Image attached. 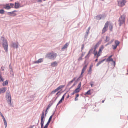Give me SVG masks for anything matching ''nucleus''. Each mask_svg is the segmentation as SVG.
Listing matches in <instances>:
<instances>
[{"label": "nucleus", "instance_id": "nucleus-1", "mask_svg": "<svg viewBox=\"0 0 128 128\" xmlns=\"http://www.w3.org/2000/svg\"><path fill=\"white\" fill-rule=\"evenodd\" d=\"M57 56L56 53L54 52H49L47 53L46 57L50 59L54 60L55 59Z\"/></svg>", "mask_w": 128, "mask_h": 128}, {"label": "nucleus", "instance_id": "nucleus-2", "mask_svg": "<svg viewBox=\"0 0 128 128\" xmlns=\"http://www.w3.org/2000/svg\"><path fill=\"white\" fill-rule=\"evenodd\" d=\"M6 98L8 103L9 105L11 106H12V105L11 102V98L10 92L7 91L6 92Z\"/></svg>", "mask_w": 128, "mask_h": 128}, {"label": "nucleus", "instance_id": "nucleus-3", "mask_svg": "<svg viewBox=\"0 0 128 128\" xmlns=\"http://www.w3.org/2000/svg\"><path fill=\"white\" fill-rule=\"evenodd\" d=\"M1 39L2 41V46L6 52L8 51V44L6 40L3 37H2Z\"/></svg>", "mask_w": 128, "mask_h": 128}, {"label": "nucleus", "instance_id": "nucleus-4", "mask_svg": "<svg viewBox=\"0 0 128 128\" xmlns=\"http://www.w3.org/2000/svg\"><path fill=\"white\" fill-rule=\"evenodd\" d=\"M125 18L126 16L124 14L120 16L118 20L120 26H121L122 24L124 23Z\"/></svg>", "mask_w": 128, "mask_h": 128}, {"label": "nucleus", "instance_id": "nucleus-5", "mask_svg": "<svg viewBox=\"0 0 128 128\" xmlns=\"http://www.w3.org/2000/svg\"><path fill=\"white\" fill-rule=\"evenodd\" d=\"M44 118V110L42 111V115L41 118V128H42L43 126V125L45 119H43Z\"/></svg>", "mask_w": 128, "mask_h": 128}, {"label": "nucleus", "instance_id": "nucleus-6", "mask_svg": "<svg viewBox=\"0 0 128 128\" xmlns=\"http://www.w3.org/2000/svg\"><path fill=\"white\" fill-rule=\"evenodd\" d=\"M118 5L120 7H122L125 5L126 2L125 0H122L118 1Z\"/></svg>", "mask_w": 128, "mask_h": 128}, {"label": "nucleus", "instance_id": "nucleus-7", "mask_svg": "<svg viewBox=\"0 0 128 128\" xmlns=\"http://www.w3.org/2000/svg\"><path fill=\"white\" fill-rule=\"evenodd\" d=\"M105 16L104 15L99 14L97 15L95 17V18L97 20H99L101 19H104Z\"/></svg>", "mask_w": 128, "mask_h": 128}, {"label": "nucleus", "instance_id": "nucleus-8", "mask_svg": "<svg viewBox=\"0 0 128 128\" xmlns=\"http://www.w3.org/2000/svg\"><path fill=\"white\" fill-rule=\"evenodd\" d=\"M108 22H107L105 23L104 27L103 28L102 32V34H103L107 30L108 26Z\"/></svg>", "mask_w": 128, "mask_h": 128}, {"label": "nucleus", "instance_id": "nucleus-9", "mask_svg": "<svg viewBox=\"0 0 128 128\" xmlns=\"http://www.w3.org/2000/svg\"><path fill=\"white\" fill-rule=\"evenodd\" d=\"M64 86L63 85L59 86L55 89L54 90L52 91L51 93V94H54L56 92H57L58 90L62 88H63Z\"/></svg>", "mask_w": 128, "mask_h": 128}, {"label": "nucleus", "instance_id": "nucleus-10", "mask_svg": "<svg viewBox=\"0 0 128 128\" xmlns=\"http://www.w3.org/2000/svg\"><path fill=\"white\" fill-rule=\"evenodd\" d=\"M18 43L16 42V43L12 42L11 44V46L13 47L14 48H18Z\"/></svg>", "mask_w": 128, "mask_h": 128}, {"label": "nucleus", "instance_id": "nucleus-11", "mask_svg": "<svg viewBox=\"0 0 128 128\" xmlns=\"http://www.w3.org/2000/svg\"><path fill=\"white\" fill-rule=\"evenodd\" d=\"M53 114L50 117L48 121V122L46 124V125L44 126V128H47L48 127V125L49 124V123H50V121L52 118V116L53 115Z\"/></svg>", "mask_w": 128, "mask_h": 128}, {"label": "nucleus", "instance_id": "nucleus-12", "mask_svg": "<svg viewBox=\"0 0 128 128\" xmlns=\"http://www.w3.org/2000/svg\"><path fill=\"white\" fill-rule=\"evenodd\" d=\"M20 4L18 2H16L15 3L14 8H18L20 7Z\"/></svg>", "mask_w": 128, "mask_h": 128}, {"label": "nucleus", "instance_id": "nucleus-13", "mask_svg": "<svg viewBox=\"0 0 128 128\" xmlns=\"http://www.w3.org/2000/svg\"><path fill=\"white\" fill-rule=\"evenodd\" d=\"M69 44V43H66L61 48V50H64V49L67 48Z\"/></svg>", "mask_w": 128, "mask_h": 128}, {"label": "nucleus", "instance_id": "nucleus-14", "mask_svg": "<svg viewBox=\"0 0 128 128\" xmlns=\"http://www.w3.org/2000/svg\"><path fill=\"white\" fill-rule=\"evenodd\" d=\"M6 88H3L0 89V94L4 93L6 90Z\"/></svg>", "mask_w": 128, "mask_h": 128}, {"label": "nucleus", "instance_id": "nucleus-15", "mask_svg": "<svg viewBox=\"0 0 128 128\" xmlns=\"http://www.w3.org/2000/svg\"><path fill=\"white\" fill-rule=\"evenodd\" d=\"M57 65L58 63L56 61H55L51 63V66L53 67L56 66Z\"/></svg>", "mask_w": 128, "mask_h": 128}, {"label": "nucleus", "instance_id": "nucleus-16", "mask_svg": "<svg viewBox=\"0 0 128 128\" xmlns=\"http://www.w3.org/2000/svg\"><path fill=\"white\" fill-rule=\"evenodd\" d=\"M11 7L9 5V4H6V6L4 8H5L6 10H9L11 8Z\"/></svg>", "mask_w": 128, "mask_h": 128}, {"label": "nucleus", "instance_id": "nucleus-17", "mask_svg": "<svg viewBox=\"0 0 128 128\" xmlns=\"http://www.w3.org/2000/svg\"><path fill=\"white\" fill-rule=\"evenodd\" d=\"M100 42H99L96 44L94 48V52L95 51L96 49L98 47L99 45L100 44Z\"/></svg>", "mask_w": 128, "mask_h": 128}, {"label": "nucleus", "instance_id": "nucleus-18", "mask_svg": "<svg viewBox=\"0 0 128 128\" xmlns=\"http://www.w3.org/2000/svg\"><path fill=\"white\" fill-rule=\"evenodd\" d=\"M87 66V65H86L82 68V74H83L84 72L86 70Z\"/></svg>", "mask_w": 128, "mask_h": 128}, {"label": "nucleus", "instance_id": "nucleus-19", "mask_svg": "<svg viewBox=\"0 0 128 128\" xmlns=\"http://www.w3.org/2000/svg\"><path fill=\"white\" fill-rule=\"evenodd\" d=\"M106 60V62H108V61H111L113 63V64H114V66H115V64H116L115 62L113 60V59L110 58H109V59H108V60H107V59Z\"/></svg>", "mask_w": 128, "mask_h": 128}, {"label": "nucleus", "instance_id": "nucleus-20", "mask_svg": "<svg viewBox=\"0 0 128 128\" xmlns=\"http://www.w3.org/2000/svg\"><path fill=\"white\" fill-rule=\"evenodd\" d=\"M105 60V59H103V60H101V61H99L98 62L97 64L96 65V66H98L101 63H102Z\"/></svg>", "mask_w": 128, "mask_h": 128}, {"label": "nucleus", "instance_id": "nucleus-21", "mask_svg": "<svg viewBox=\"0 0 128 128\" xmlns=\"http://www.w3.org/2000/svg\"><path fill=\"white\" fill-rule=\"evenodd\" d=\"M110 40V38L108 36H106V39H104V40L105 41V42H107L108 41Z\"/></svg>", "mask_w": 128, "mask_h": 128}, {"label": "nucleus", "instance_id": "nucleus-22", "mask_svg": "<svg viewBox=\"0 0 128 128\" xmlns=\"http://www.w3.org/2000/svg\"><path fill=\"white\" fill-rule=\"evenodd\" d=\"M104 47L103 46H101L99 50V52L101 53L102 52V51L103 50L104 48Z\"/></svg>", "mask_w": 128, "mask_h": 128}, {"label": "nucleus", "instance_id": "nucleus-23", "mask_svg": "<svg viewBox=\"0 0 128 128\" xmlns=\"http://www.w3.org/2000/svg\"><path fill=\"white\" fill-rule=\"evenodd\" d=\"M42 62V58H40L37 61L35 62V63H40Z\"/></svg>", "mask_w": 128, "mask_h": 128}, {"label": "nucleus", "instance_id": "nucleus-24", "mask_svg": "<svg viewBox=\"0 0 128 128\" xmlns=\"http://www.w3.org/2000/svg\"><path fill=\"white\" fill-rule=\"evenodd\" d=\"M8 81L6 80L4 82H3L2 84V85L3 86H6L8 84Z\"/></svg>", "mask_w": 128, "mask_h": 128}, {"label": "nucleus", "instance_id": "nucleus-25", "mask_svg": "<svg viewBox=\"0 0 128 128\" xmlns=\"http://www.w3.org/2000/svg\"><path fill=\"white\" fill-rule=\"evenodd\" d=\"M53 103V102H52L51 103L49 104L46 108L47 110H48L50 108L52 104Z\"/></svg>", "mask_w": 128, "mask_h": 128}, {"label": "nucleus", "instance_id": "nucleus-26", "mask_svg": "<svg viewBox=\"0 0 128 128\" xmlns=\"http://www.w3.org/2000/svg\"><path fill=\"white\" fill-rule=\"evenodd\" d=\"M4 125H5V128H6L7 126V123L6 120H3Z\"/></svg>", "mask_w": 128, "mask_h": 128}, {"label": "nucleus", "instance_id": "nucleus-27", "mask_svg": "<svg viewBox=\"0 0 128 128\" xmlns=\"http://www.w3.org/2000/svg\"><path fill=\"white\" fill-rule=\"evenodd\" d=\"M120 42L118 40H116L115 41V43L116 44V45L117 46H118L120 44Z\"/></svg>", "mask_w": 128, "mask_h": 128}, {"label": "nucleus", "instance_id": "nucleus-28", "mask_svg": "<svg viewBox=\"0 0 128 128\" xmlns=\"http://www.w3.org/2000/svg\"><path fill=\"white\" fill-rule=\"evenodd\" d=\"M5 12L4 10L3 9L0 10V14H4Z\"/></svg>", "mask_w": 128, "mask_h": 128}, {"label": "nucleus", "instance_id": "nucleus-29", "mask_svg": "<svg viewBox=\"0 0 128 128\" xmlns=\"http://www.w3.org/2000/svg\"><path fill=\"white\" fill-rule=\"evenodd\" d=\"M90 90H88L86 92L85 94H84L85 95H89L90 94Z\"/></svg>", "mask_w": 128, "mask_h": 128}, {"label": "nucleus", "instance_id": "nucleus-30", "mask_svg": "<svg viewBox=\"0 0 128 128\" xmlns=\"http://www.w3.org/2000/svg\"><path fill=\"white\" fill-rule=\"evenodd\" d=\"M14 11H13L12 12H7V14L9 15H11V14H14Z\"/></svg>", "mask_w": 128, "mask_h": 128}, {"label": "nucleus", "instance_id": "nucleus-31", "mask_svg": "<svg viewBox=\"0 0 128 128\" xmlns=\"http://www.w3.org/2000/svg\"><path fill=\"white\" fill-rule=\"evenodd\" d=\"M80 90L79 89L76 88L74 91L75 93H78L79 92Z\"/></svg>", "mask_w": 128, "mask_h": 128}, {"label": "nucleus", "instance_id": "nucleus-32", "mask_svg": "<svg viewBox=\"0 0 128 128\" xmlns=\"http://www.w3.org/2000/svg\"><path fill=\"white\" fill-rule=\"evenodd\" d=\"M112 46L113 47V49L114 50H115L117 46H116V45H112Z\"/></svg>", "mask_w": 128, "mask_h": 128}, {"label": "nucleus", "instance_id": "nucleus-33", "mask_svg": "<svg viewBox=\"0 0 128 128\" xmlns=\"http://www.w3.org/2000/svg\"><path fill=\"white\" fill-rule=\"evenodd\" d=\"M81 82H80L79 84H78V86H77V88H78L79 89L80 88L81 86Z\"/></svg>", "mask_w": 128, "mask_h": 128}, {"label": "nucleus", "instance_id": "nucleus-34", "mask_svg": "<svg viewBox=\"0 0 128 128\" xmlns=\"http://www.w3.org/2000/svg\"><path fill=\"white\" fill-rule=\"evenodd\" d=\"M91 67L90 66L89 68V70H88V73L90 74H91Z\"/></svg>", "mask_w": 128, "mask_h": 128}, {"label": "nucleus", "instance_id": "nucleus-35", "mask_svg": "<svg viewBox=\"0 0 128 128\" xmlns=\"http://www.w3.org/2000/svg\"><path fill=\"white\" fill-rule=\"evenodd\" d=\"M62 100H60V101L59 102H58V103L57 105H56V107H57V106H58L60 104V103H62Z\"/></svg>", "mask_w": 128, "mask_h": 128}, {"label": "nucleus", "instance_id": "nucleus-36", "mask_svg": "<svg viewBox=\"0 0 128 128\" xmlns=\"http://www.w3.org/2000/svg\"><path fill=\"white\" fill-rule=\"evenodd\" d=\"M0 82L1 81H3L4 80V79L3 78H2L1 76V75H0Z\"/></svg>", "mask_w": 128, "mask_h": 128}, {"label": "nucleus", "instance_id": "nucleus-37", "mask_svg": "<svg viewBox=\"0 0 128 128\" xmlns=\"http://www.w3.org/2000/svg\"><path fill=\"white\" fill-rule=\"evenodd\" d=\"M72 82H73L71 80V81H70L69 82L68 84L67 85V86H70L71 84L72 83Z\"/></svg>", "mask_w": 128, "mask_h": 128}, {"label": "nucleus", "instance_id": "nucleus-38", "mask_svg": "<svg viewBox=\"0 0 128 128\" xmlns=\"http://www.w3.org/2000/svg\"><path fill=\"white\" fill-rule=\"evenodd\" d=\"M9 5H10V6L12 7H13L14 6V4L12 3H10L9 4Z\"/></svg>", "mask_w": 128, "mask_h": 128}, {"label": "nucleus", "instance_id": "nucleus-39", "mask_svg": "<svg viewBox=\"0 0 128 128\" xmlns=\"http://www.w3.org/2000/svg\"><path fill=\"white\" fill-rule=\"evenodd\" d=\"M100 52H98V53L97 54V56H96V58H98V57L100 56Z\"/></svg>", "mask_w": 128, "mask_h": 128}, {"label": "nucleus", "instance_id": "nucleus-40", "mask_svg": "<svg viewBox=\"0 0 128 128\" xmlns=\"http://www.w3.org/2000/svg\"><path fill=\"white\" fill-rule=\"evenodd\" d=\"M47 110V109H46V110L45 111V115L44 114V116L45 117L46 116V114L47 113V110Z\"/></svg>", "mask_w": 128, "mask_h": 128}, {"label": "nucleus", "instance_id": "nucleus-41", "mask_svg": "<svg viewBox=\"0 0 128 128\" xmlns=\"http://www.w3.org/2000/svg\"><path fill=\"white\" fill-rule=\"evenodd\" d=\"M82 57L81 56L78 59V60L80 61L82 60Z\"/></svg>", "mask_w": 128, "mask_h": 128}, {"label": "nucleus", "instance_id": "nucleus-42", "mask_svg": "<svg viewBox=\"0 0 128 128\" xmlns=\"http://www.w3.org/2000/svg\"><path fill=\"white\" fill-rule=\"evenodd\" d=\"M109 28L110 30L112 31V25H111L110 26Z\"/></svg>", "mask_w": 128, "mask_h": 128}, {"label": "nucleus", "instance_id": "nucleus-43", "mask_svg": "<svg viewBox=\"0 0 128 128\" xmlns=\"http://www.w3.org/2000/svg\"><path fill=\"white\" fill-rule=\"evenodd\" d=\"M88 34H85V35L84 38H86H86H87V37L88 36Z\"/></svg>", "mask_w": 128, "mask_h": 128}, {"label": "nucleus", "instance_id": "nucleus-44", "mask_svg": "<svg viewBox=\"0 0 128 128\" xmlns=\"http://www.w3.org/2000/svg\"><path fill=\"white\" fill-rule=\"evenodd\" d=\"M94 83V82H91L90 84L92 87V86L93 85V83Z\"/></svg>", "mask_w": 128, "mask_h": 128}, {"label": "nucleus", "instance_id": "nucleus-45", "mask_svg": "<svg viewBox=\"0 0 128 128\" xmlns=\"http://www.w3.org/2000/svg\"><path fill=\"white\" fill-rule=\"evenodd\" d=\"M10 71L12 72L13 73L12 69V67H10Z\"/></svg>", "mask_w": 128, "mask_h": 128}, {"label": "nucleus", "instance_id": "nucleus-46", "mask_svg": "<svg viewBox=\"0 0 128 128\" xmlns=\"http://www.w3.org/2000/svg\"><path fill=\"white\" fill-rule=\"evenodd\" d=\"M89 54H87V55H86L85 57V58H88V57H89Z\"/></svg>", "mask_w": 128, "mask_h": 128}, {"label": "nucleus", "instance_id": "nucleus-47", "mask_svg": "<svg viewBox=\"0 0 128 128\" xmlns=\"http://www.w3.org/2000/svg\"><path fill=\"white\" fill-rule=\"evenodd\" d=\"M89 54H87V55H86L85 57V58H88V57H89Z\"/></svg>", "mask_w": 128, "mask_h": 128}, {"label": "nucleus", "instance_id": "nucleus-48", "mask_svg": "<svg viewBox=\"0 0 128 128\" xmlns=\"http://www.w3.org/2000/svg\"><path fill=\"white\" fill-rule=\"evenodd\" d=\"M82 74V73L81 72V74L80 76V77L78 78V79L80 78H82V76H83L82 75V74Z\"/></svg>", "mask_w": 128, "mask_h": 128}, {"label": "nucleus", "instance_id": "nucleus-49", "mask_svg": "<svg viewBox=\"0 0 128 128\" xmlns=\"http://www.w3.org/2000/svg\"><path fill=\"white\" fill-rule=\"evenodd\" d=\"M76 85V84L75 83H74L72 86L70 88V89L71 88H72L73 86H74Z\"/></svg>", "mask_w": 128, "mask_h": 128}, {"label": "nucleus", "instance_id": "nucleus-50", "mask_svg": "<svg viewBox=\"0 0 128 128\" xmlns=\"http://www.w3.org/2000/svg\"><path fill=\"white\" fill-rule=\"evenodd\" d=\"M1 116L2 117V119H3V120H5V118H4V116H3V115H2V116Z\"/></svg>", "mask_w": 128, "mask_h": 128}, {"label": "nucleus", "instance_id": "nucleus-51", "mask_svg": "<svg viewBox=\"0 0 128 128\" xmlns=\"http://www.w3.org/2000/svg\"><path fill=\"white\" fill-rule=\"evenodd\" d=\"M64 95H63L62 96L61 100H64Z\"/></svg>", "mask_w": 128, "mask_h": 128}, {"label": "nucleus", "instance_id": "nucleus-52", "mask_svg": "<svg viewBox=\"0 0 128 128\" xmlns=\"http://www.w3.org/2000/svg\"><path fill=\"white\" fill-rule=\"evenodd\" d=\"M94 55L95 56L96 55H97V51H96L94 53Z\"/></svg>", "mask_w": 128, "mask_h": 128}, {"label": "nucleus", "instance_id": "nucleus-53", "mask_svg": "<svg viewBox=\"0 0 128 128\" xmlns=\"http://www.w3.org/2000/svg\"><path fill=\"white\" fill-rule=\"evenodd\" d=\"M4 66H2L1 67V69L2 71H3L4 70Z\"/></svg>", "mask_w": 128, "mask_h": 128}, {"label": "nucleus", "instance_id": "nucleus-54", "mask_svg": "<svg viewBox=\"0 0 128 128\" xmlns=\"http://www.w3.org/2000/svg\"><path fill=\"white\" fill-rule=\"evenodd\" d=\"M76 79V78H74L71 80V81L73 82L74 80H75Z\"/></svg>", "mask_w": 128, "mask_h": 128}, {"label": "nucleus", "instance_id": "nucleus-55", "mask_svg": "<svg viewBox=\"0 0 128 128\" xmlns=\"http://www.w3.org/2000/svg\"><path fill=\"white\" fill-rule=\"evenodd\" d=\"M89 33V31L88 30H87L86 31V34H88Z\"/></svg>", "mask_w": 128, "mask_h": 128}, {"label": "nucleus", "instance_id": "nucleus-56", "mask_svg": "<svg viewBox=\"0 0 128 128\" xmlns=\"http://www.w3.org/2000/svg\"><path fill=\"white\" fill-rule=\"evenodd\" d=\"M84 45L83 44H82V47H81V50H82L83 48H84Z\"/></svg>", "mask_w": 128, "mask_h": 128}, {"label": "nucleus", "instance_id": "nucleus-57", "mask_svg": "<svg viewBox=\"0 0 128 128\" xmlns=\"http://www.w3.org/2000/svg\"><path fill=\"white\" fill-rule=\"evenodd\" d=\"M112 56V55H111L108 58H107V60H108V59H109V58H111V57Z\"/></svg>", "mask_w": 128, "mask_h": 128}, {"label": "nucleus", "instance_id": "nucleus-58", "mask_svg": "<svg viewBox=\"0 0 128 128\" xmlns=\"http://www.w3.org/2000/svg\"><path fill=\"white\" fill-rule=\"evenodd\" d=\"M58 96L56 98V99L54 100V101L53 102V103L55 101L56 99L58 97Z\"/></svg>", "mask_w": 128, "mask_h": 128}, {"label": "nucleus", "instance_id": "nucleus-59", "mask_svg": "<svg viewBox=\"0 0 128 128\" xmlns=\"http://www.w3.org/2000/svg\"><path fill=\"white\" fill-rule=\"evenodd\" d=\"M93 50V48H92V49H90V50L89 51H90V52H92Z\"/></svg>", "mask_w": 128, "mask_h": 128}, {"label": "nucleus", "instance_id": "nucleus-60", "mask_svg": "<svg viewBox=\"0 0 128 128\" xmlns=\"http://www.w3.org/2000/svg\"><path fill=\"white\" fill-rule=\"evenodd\" d=\"M75 93H76L74 92H74L71 93V94L72 95H73Z\"/></svg>", "mask_w": 128, "mask_h": 128}, {"label": "nucleus", "instance_id": "nucleus-61", "mask_svg": "<svg viewBox=\"0 0 128 128\" xmlns=\"http://www.w3.org/2000/svg\"><path fill=\"white\" fill-rule=\"evenodd\" d=\"M78 98H77V97H76V98H75V99H74V100L76 101V100H78Z\"/></svg>", "mask_w": 128, "mask_h": 128}, {"label": "nucleus", "instance_id": "nucleus-62", "mask_svg": "<svg viewBox=\"0 0 128 128\" xmlns=\"http://www.w3.org/2000/svg\"><path fill=\"white\" fill-rule=\"evenodd\" d=\"M37 2H42V0H38Z\"/></svg>", "mask_w": 128, "mask_h": 128}, {"label": "nucleus", "instance_id": "nucleus-63", "mask_svg": "<svg viewBox=\"0 0 128 128\" xmlns=\"http://www.w3.org/2000/svg\"><path fill=\"white\" fill-rule=\"evenodd\" d=\"M34 126V125H33L32 126H31L30 127H29L30 128H33Z\"/></svg>", "mask_w": 128, "mask_h": 128}, {"label": "nucleus", "instance_id": "nucleus-64", "mask_svg": "<svg viewBox=\"0 0 128 128\" xmlns=\"http://www.w3.org/2000/svg\"><path fill=\"white\" fill-rule=\"evenodd\" d=\"M84 54H83V53L82 54V55H81V56L82 57L84 56Z\"/></svg>", "mask_w": 128, "mask_h": 128}]
</instances>
